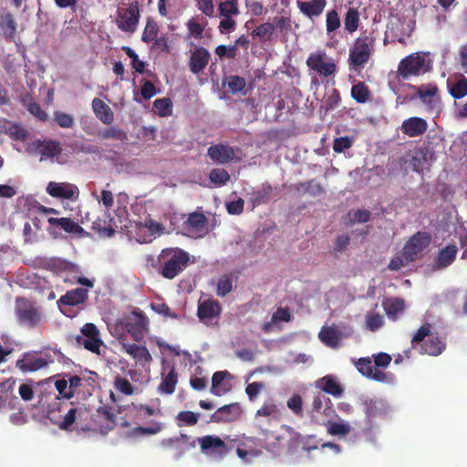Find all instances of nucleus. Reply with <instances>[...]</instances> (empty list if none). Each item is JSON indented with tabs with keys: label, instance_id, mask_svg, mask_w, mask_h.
I'll return each instance as SVG.
<instances>
[{
	"label": "nucleus",
	"instance_id": "nucleus-1",
	"mask_svg": "<svg viewBox=\"0 0 467 467\" xmlns=\"http://www.w3.org/2000/svg\"><path fill=\"white\" fill-rule=\"evenodd\" d=\"M190 260L191 255L185 250L169 247L161 251L153 267L162 277L171 280L186 269Z\"/></svg>",
	"mask_w": 467,
	"mask_h": 467
},
{
	"label": "nucleus",
	"instance_id": "nucleus-2",
	"mask_svg": "<svg viewBox=\"0 0 467 467\" xmlns=\"http://www.w3.org/2000/svg\"><path fill=\"white\" fill-rule=\"evenodd\" d=\"M374 39L367 35H361L349 48L348 67L352 71H360L368 62L373 51Z\"/></svg>",
	"mask_w": 467,
	"mask_h": 467
},
{
	"label": "nucleus",
	"instance_id": "nucleus-3",
	"mask_svg": "<svg viewBox=\"0 0 467 467\" xmlns=\"http://www.w3.org/2000/svg\"><path fill=\"white\" fill-rule=\"evenodd\" d=\"M202 453L215 459H223L234 449V440L226 442L216 435H205L197 438Z\"/></svg>",
	"mask_w": 467,
	"mask_h": 467
},
{
	"label": "nucleus",
	"instance_id": "nucleus-4",
	"mask_svg": "<svg viewBox=\"0 0 467 467\" xmlns=\"http://www.w3.org/2000/svg\"><path fill=\"white\" fill-rule=\"evenodd\" d=\"M431 67L423 55L413 53L402 58L398 67V76L408 79L411 76H419L429 71Z\"/></svg>",
	"mask_w": 467,
	"mask_h": 467
},
{
	"label": "nucleus",
	"instance_id": "nucleus-5",
	"mask_svg": "<svg viewBox=\"0 0 467 467\" xmlns=\"http://www.w3.org/2000/svg\"><path fill=\"white\" fill-rule=\"evenodd\" d=\"M140 7L138 1L130 2L127 8L118 9L116 24L118 27L127 33H134L140 21Z\"/></svg>",
	"mask_w": 467,
	"mask_h": 467
},
{
	"label": "nucleus",
	"instance_id": "nucleus-6",
	"mask_svg": "<svg viewBox=\"0 0 467 467\" xmlns=\"http://www.w3.org/2000/svg\"><path fill=\"white\" fill-rule=\"evenodd\" d=\"M431 236L427 232H417L405 244L403 257L406 262H413L431 244Z\"/></svg>",
	"mask_w": 467,
	"mask_h": 467
},
{
	"label": "nucleus",
	"instance_id": "nucleus-7",
	"mask_svg": "<svg viewBox=\"0 0 467 467\" xmlns=\"http://www.w3.org/2000/svg\"><path fill=\"white\" fill-rule=\"evenodd\" d=\"M16 314L18 322L29 327H35L41 322L40 312L26 299L18 298L16 300Z\"/></svg>",
	"mask_w": 467,
	"mask_h": 467
},
{
	"label": "nucleus",
	"instance_id": "nucleus-8",
	"mask_svg": "<svg viewBox=\"0 0 467 467\" xmlns=\"http://www.w3.org/2000/svg\"><path fill=\"white\" fill-rule=\"evenodd\" d=\"M324 51L311 53L306 59L307 67L316 71L319 76L329 77L337 71V65L333 58H328Z\"/></svg>",
	"mask_w": 467,
	"mask_h": 467
},
{
	"label": "nucleus",
	"instance_id": "nucleus-9",
	"mask_svg": "<svg viewBox=\"0 0 467 467\" xmlns=\"http://www.w3.org/2000/svg\"><path fill=\"white\" fill-rule=\"evenodd\" d=\"M365 420L368 425L367 431H370L374 426L373 421L377 418H383L388 414L389 406L379 398L366 399L363 402Z\"/></svg>",
	"mask_w": 467,
	"mask_h": 467
},
{
	"label": "nucleus",
	"instance_id": "nucleus-10",
	"mask_svg": "<svg viewBox=\"0 0 467 467\" xmlns=\"http://www.w3.org/2000/svg\"><path fill=\"white\" fill-rule=\"evenodd\" d=\"M52 363H54V358L48 353H46L43 356L36 353H26L24 355L23 358L16 361V367L23 372H35L47 368Z\"/></svg>",
	"mask_w": 467,
	"mask_h": 467
},
{
	"label": "nucleus",
	"instance_id": "nucleus-11",
	"mask_svg": "<svg viewBox=\"0 0 467 467\" xmlns=\"http://www.w3.org/2000/svg\"><path fill=\"white\" fill-rule=\"evenodd\" d=\"M126 329L130 335L140 341L144 337L148 328V319L142 311H133L130 319L126 322Z\"/></svg>",
	"mask_w": 467,
	"mask_h": 467
},
{
	"label": "nucleus",
	"instance_id": "nucleus-12",
	"mask_svg": "<svg viewBox=\"0 0 467 467\" xmlns=\"http://www.w3.org/2000/svg\"><path fill=\"white\" fill-rule=\"evenodd\" d=\"M243 410L238 402L218 408L211 416V421L226 423L237 420L241 418Z\"/></svg>",
	"mask_w": 467,
	"mask_h": 467
},
{
	"label": "nucleus",
	"instance_id": "nucleus-13",
	"mask_svg": "<svg viewBox=\"0 0 467 467\" xmlns=\"http://www.w3.org/2000/svg\"><path fill=\"white\" fill-rule=\"evenodd\" d=\"M356 368L363 376L378 382H388L391 378V374L389 375L375 368L370 358H358Z\"/></svg>",
	"mask_w": 467,
	"mask_h": 467
},
{
	"label": "nucleus",
	"instance_id": "nucleus-14",
	"mask_svg": "<svg viewBox=\"0 0 467 467\" xmlns=\"http://www.w3.org/2000/svg\"><path fill=\"white\" fill-rule=\"evenodd\" d=\"M38 404L43 408L46 407L47 418L49 420L52 418L51 416L58 418L57 412H60L67 406V403L62 401L61 397L55 392L42 394L39 397Z\"/></svg>",
	"mask_w": 467,
	"mask_h": 467
},
{
	"label": "nucleus",
	"instance_id": "nucleus-15",
	"mask_svg": "<svg viewBox=\"0 0 467 467\" xmlns=\"http://www.w3.org/2000/svg\"><path fill=\"white\" fill-rule=\"evenodd\" d=\"M211 59L210 52L203 47H196L191 53L188 66L190 71L198 75L208 66Z\"/></svg>",
	"mask_w": 467,
	"mask_h": 467
},
{
	"label": "nucleus",
	"instance_id": "nucleus-16",
	"mask_svg": "<svg viewBox=\"0 0 467 467\" xmlns=\"http://www.w3.org/2000/svg\"><path fill=\"white\" fill-rule=\"evenodd\" d=\"M47 192L56 198L77 199L79 194L78 187L68 182H50L47 186Z\"/></svg>",
	"mask_w": 467,
	"mask_h": 467
},
{
	"label": "nucleus",
	"instance_id": "nucleus-17",
	"mask_svg": "<svg viewBox=\"0 0 467 467\" xmlns=\"http://www.w3.org/2000/svg\"><path fill=\"white\" fill-rule=\"evenodd\" d=\"M88 298V291L83 287H77L66 292L57 301L58 308L62 311V306H75L84 304Z\"/></svg>",
	"mask_w": 467,
	"mask_h": 467
},
{
	"label": "nucleus",
	"instance_id": "nucleus-18",
	"mask_svg": "<svg viewBox=\"0 0 467 467\" xmlns=\"http://www.w3.org/2000/svg\"><path fill=\"white\" fill-rule=\"evenodd\" d=\"M207 154L213 162L219 164L229 163L233 161L235 157V151L234 148L222 143L209 147Z\"/></svg>",
	"mask_w": 467,
	"mask_h": 467
},
{
	"label": "nucleus",
	"instance_id": "nucleus-19",
	"mask_svg": "<svg viewBox=\"0 0 467 467\" xmlns=\"http://www.w3.org/2000/svg\"><path fill=\"white\" fill-rule=\"evenodd\" d=\"M428 130L427 121L420 117H410L403 120L400 130L410 138L423 135Z\"/></svg>",
	"mask_w": 467,
	"mask_h": 467
},
{
	"label": "nucleus",
	"instance_id": "nucleus-20",
	"mask_svg": "<svg viewBox=\"0 0 467 467\" xmlns=\"http://www.w3.org/2000/svg\"><path fill=\"white\" fill-rule=\"evenodd\" d=\"M315 386L321 391L332 395L335 398H339L344 393V388L333 375H326L323 378L317 379L315 383Z\"/></svg>",
	"mask_w": 467,
	"mask_h": 467
},
{
	"label": "nucleus",
	"instance_id": "nucleus-21",
	"mask_svg": "<svg viewBox=\"0 0 467 467\" xmlns=\"http://www.w3.org/2000/svg\"><path fill=\"white\" fill-rule=\"evenodd\" d=\"M227 379H232V375L227 370L214 372L212 378L211 392L215 396H223L229 392L232 385L229 381H225Z\"/></svg>",
	"mask_w": 467,
	"mask_h": 467
},
{
	"label": "nucleus",
	"instance_id": "nucleus-22",
	"mask_svg": "<svg viewBox=\"0 0 467 467\" xmlns=\"http://www.w3.org/2000/svg\"><path fill=\"white\" fill-rule=\"evenodd\" d=\"M417 93V97L424 103L428 109H433L440 102L438 97V88L431 85H421L420 87H412Z\"/></svg>",
	"mask_w": 467,
	"mask_h": 467
},
{
	"label": "nucleus",
	"instance_id": "nucleus-23",
	"mask_svg": "<svg viewBox=\"0 0 467 467\" xmlns=\"http://www.w3.org/2000/svg\"><path fill=\"white\" fill-rule=\"evenodd\" d=\"M98 423L99 424V431L107 434L116 426L115 414L111 407L100 406L97 410Z\"/></svg>",
	"mask_w": 467,
	"mask_h": 467
},
{
	"label": "nucleus",
	"instance_id": "nucleus-24",
	"mask_svg": "<svg viewBox=\"0 0 467 467\" xmlns=\"http://www.w3.org/2000/svg\"><path fill=\"white\" fill-rule=\"evenodd\" d=\"M446 348L445 341L438 336V334H431L427 338L426 342L419 348V353L421 355L439 356Z\"/></svg>",
	"mask_w": 467,
	"mask_h": 467
},
{
	"label": "nucleus",
	"instance_id": "nucleus-25",
	"mask_svg": "<svg viewBox=\"0 0 467 467\" xmlns=\"http://www.w3.org/2000/svg\"><path fill=\"white\" fill-rule=\"evenodd\" d=\"M83 411L82 407H71L66 415L62 418L59 416L58 418H50V421L57 425L60 430L70 431L73 430V424L75 423L77 417L80 416Z\"/></svg>",
	"mask_w": 467,
	"mask_h": 467
},
{
	"label": "nucleus",
	"instance_id": "nucleus-26",
	"mask_svg": "<svg viewBox=\"0 0 467 467\" xmlns=\"http://www.w3.org/2000/svg\"><path fill=\"white\" fill-rule=\"evenodd\" d=\"M457 253L458 248L454 244L441 249L434 260L435 269L441 270L450 266L454 262Z\"/></svg>",
	"mask_w": 467,
	"mask_h": 467
},
{
	"label": "nucleus",
	"instance_id": "nucleus-27",
	"mask_svg": "<svg viewBox=\"0 0 467 467\" xmlns=\"http://www.w3.org/2000/svg\"><path fill=\"white\" fill-rule=\"evenodd\" d=\"M93 112L97 119L103 124L110 125L114 121V112L111 108L99 98H95L91 103Z\"/></svg>",
	"mask_w": 467,
	"mask_h": 467
},
{
	"label": "nucleus",
	"instance_id": "nucleus-28",
	"mask_svg": "<svg viewBox=\"0 0 467 467\" xmlns=\"http://www.w3.org/2000/svg\"><path fill=\"white\" fill-rule=\"evenodd\" d=\"M222 306L217 300L208 299L199 303L197 314L201 320L213 319L220 315Z\"/></svg>",
	"mask_w": 467,
	"mask_h": 467
},
{
	"label": "nucleus",
	"instance_id": "nucleus-29",
	"mask_svg": "<svg viewBox=\"0 0 467 467\" xmlns=\"http://www.w3.org/2000/svg\"><path fill=\"white\" fill-rule=\"evenodd\" d=\"M382 307L387 317L396 321L405 310V301L399 297H388L382 301Z\"/></svg>",
	"mask_w": 467,
	"mask_h": 467
},
{
	"label": "nucleus",
	"instance_id": "nucleus-30",
	"mask_svg": "<svg viewBox=\"0 0 467 467\" xmlns=\"http://www.w3.org/2000/svg\"><path fill=\"white\" fill-rule=\"evenodd\" d=\"M327 5V0L297 1L300 12L308 18L319 16Z\"/></svg>",
	"mask_w": 467,
	"mask_h": 467
},
{
	"label": "nucleus",
	"instance_id": "nucleus-31",
	"mask_svg": "<svg viewBox=\"0 0 467 467\" xmlns=\"http://www.w3.org/2000/svg\"><path fill=\"white\" fill-rule=\"evenodd\" d=\"M16 380L9 379L0 383V408H13L12 404L17 400L14 394Z\"/></svg>",
	"mask_w": 467,
	"mask_h": 467
},
{
	"label": "nucleus",
	"instance_id": "nucleus-32",
	"mask_svg": "<svg viewBox=\"0 0 467 467\" xmlns=\"http://www.w3.org/2000/svg\"><path fill=\"white\" fill-rule=\"evenodd\" d=\"M123 348L127 354L141 365L150 363L152 359L150 353L145 346L137 345L135 343L124 344Z\"/></svg>",
	"mask_w": 467,
	"mask_h": 467
},
{
	"label": "nucleus",
	"instance_id": "nucleus-33",
	"mask_svg": "<svg viewBox=\"0 0 467 467\" xmlns=\"http://www.w3.org/2000/svg\"><path fill=\"white\" fill-rule=\"evenodd\" d=\"M47 222L51 226H57L67 234H83L85 233V230L78 223L67 217H49Z\"/></svg>",
	"mask_w": 467,
	"mask_h": 467
},
{
	"label": "nucleus",
	"instance_id": "nucleus-34",
	"mask_svg": "<svg viewBox=\"0 0 467 467\" xmlns=\"http://www.w3.org/2000/svg\"><path fill=\"white\" fill-rule=\"evenodd\" d=\"M178 383V372L174 366H171L167 375L163 376L161 382L157 388L160 394L171 395L174 393Z\"/></svg>",
	"mask_w": 467,
	"mask_h": 467
},
{
	"label": "nucleus",
	"instance_id": "nucleus-35",
	"mask_svg": "<svg viewBox=\"0 0 467 467\" xmlns=\"http://www.w3.org/2000/svg\"><path fill=\"white\" fill-rule=\"evenodd\" d=\"M318 338L326 346L336 348L340 343V333L333 327H323L318 333Z\"/></svg>",
	"mask_w": 467,
	"mask_h": 467
},
{
	"label": "nucleus",
	"instance_id": "nucleus-36",
	"mask_svg": "<svg viewBox=\"0 0 467 467\" xmlns=\"http://www.w3.org/2000/svg\"><path fill=\"white\" fill-rule=\"evenodd\" d=\"M37 149L41 154V161L54 158L62 152L60 142L53 140L39 141Z\"/></svg>",
	"mask_w": 467,
	"mask_h": 467
},
{
	"label": "nucleus",
	"instance_id": "nucleus-37",
	"mask_svg": "<svg viewBox=\"0 0 467 467\" xmlns=\"http://www.w3.org/2000/svg\"><path fill=\"white\" fill-rule=\"evenodd\" d=\"M109 127L99 130L97 136L99 140H115L122 143L128 140V135L125 130L118 126L108 125Z\"/></svg>",
	"mask_w": 467,
	"mask_h": 467
},
{
	"label": "nucleus",
	"instance_id": "nucleus-38",
	"mask_svg": "<svg viewBox=\"0 0 467 467\" xmlns=\"http://www.w3.org/2000/svg\"><path fill=\"white\" fill-rule=\"evenodd\" d=\"M0 27L3 30L6 40L13 41L16 32V22L11 13L5 14L0 22Z\"/></svg>",
	"mask_w": 467,
	"mask_h": 467
},
{
	"label": "nucleus",
	"instance_id": "nucleus-39",
	"mask_svg": "<svg viewBox=\"0 0 467 467\" xmlns=\"http://www.w3.org/2000/svg\"><path fill=\"white\" fill-rule=\"evenodd\" d=\"M112 219L98 218L92 223V230L103 237H111L115 234V229L112 226Z\"/></svg>",
	"mask_w": 467,
	"mask_h": 467
},
{
	"label": "nucleus",
	"instance_id": "nucleus-40",
	"mask_svg": "<svg viewBox=\"0 0 467 467\" xmlns=\"http://www.w3.org/2000/svg\"><path fill=\"white\" fill-rule=\"evenodd\" d=\"M431 334V325L430 323L423 324L412 337L410 341L411 348L419 350L422 343L426 342Z\"/></svg>",
	"mask_w": 467,
	"mask_h": 467
},
{
	"label": "nucleus",
	"instance_id": "nucleus-41",
	"mask_svg": "<svg viewBox=\"0 0 467 467\" xmlns=\"http://www.w3.org/2000/svg\"><path fill=\"white\" fill-rule=\"evenodd\" d=\"M292 315L288 307H278L273 314L271 322H266L263 325L262 329L265 332H270L272 325L277 322H289Z\"/></svg>",
	"mask_w": 467,
	"mask_h": 467
},
{
	"label": "nucleus",
	"instance_id": "nucleus-42",
	"mask_svg": "<svg viewBox=\"0 0 467 467\" xmlns=\"http://www.w3.org/2000/svg\"><path fill=\"white\" fill-rule=\"evenodd\" d=\"M292 440L297 447H300L302 451L307 452L318 448L317 441L314 435L303 436L300 433H296Z\"/></svg>",
	"mask_w": 467,
	"mask_h": 467
},
{
	"label": "nucleus",
	"instance_id": "nucleus-43",
	"mask_svg": "<svg viewBox=\"0 0 467 467\" xmlns=\"http://www.w3.org/2000/svg\"><path fill=\"white\" fill-rule=\"evenodd\" d=\"M371 92L368 85L363 81H358L351 88V97L358 103H366L370 98Z\"/></svg>",
	"mask_w": 467,
	"mask_h": 467
},
{
	"label": "nucleus",
	"instance_id": "nucleus-44",
	"mask_svg": "<svg viewBox=\"0 0 467 467\" xmlns=\"http://www.w3.org/2000/svg\"><path fill=\"white\" fill-rule=\"evenodd\" d=\"M78 346H83L92 353L99 354L100 347L103 341L99 337H85L84 336H76L74 337Z\"/></svg>",
	"mask_w": 467,
	"mask_h": 467
},
{
	"label": "nucleus",
	"instance_id": "nucleus-45",
	"mask_svg": "<svg viewBox=\"0 0 467 467\" xmlns=\"http://www.w3.org/2000/svg\"><path fill=\"white\" fill-rule=\"evenodd\" d=\"M223 85H227L229 91L235 94L237 92L244 91L246 86V81L243 77L231 75L223 78Z\"/></svg>",
	"mask_w": 467,
	"mask_h": 467
},
{
	"label": "nucleus",
	"instance_id": "nucleus-46",
	"mask_svg": "<svg viewBox=\"0 0 467 467\" xmlns=\"http://www.w3.org/2000/svg\"><path fill=\"white\" fill-rule=\"evenodd\" d=\"M344 26L345 29L348 33L355 32L359 26V12L358 9L354 7H350L348 9L345 18H344Z\"/></svg>",
	"mask_w": 467,
	"mask_h": 467
},
{
	"label": "nucleus",
	"instance_id": "nucleus-47",
	"mask_svg": "<svg viewBox=\"0 0 467 467\" xmlns=\"http://www.w3.org/2000/svg\"><path fill=\"white\" fill-rule=\"evenodd\" d=\"M275 26L273 23L266 22L252 31L253 37H258L262 42L270 40L275 33Z\"/></svg>",
	"mask_w": 467,
	"mask_h": 467
},
{
	"label": "nucleus",
	"instance_id": "nucleus-48",
	"mask_svg": "<svg viewBox=\"0 0 467 467\" xmlns=\"http://www.w3.org/2000/svg\"><path fill=\"white\" fill-rule=\"evenodd\" d=\"M219 15L223 17H233L240 14L237 0H225L218 5Z\"/></svg>",
	"mask_w": 467,
	"mask_h": 467
},
{
	"label": "nucleus",
	"instance_id": "nucleus-49",
	"mask_svg": "<svg viewBox=\"0 0 467 467\" xmlns=\"http://www.w3.org/2000/svg\"><path fill=\"white\" fill-rule=\"evenodd\" d=\"M159 33V25L158 23L151 17H148L146 21V26L144 27L141 40L144 43L152 42L155 39Z\"/></svg>",
	"mask_w": 467,
	"mask_h": 467
},
{
	"label": "nucleus",
	"instance_id": "nucleus-50",
	"mask_svg": "<svg viewBox=\"0 0 467 467\" xmlns=\"http://www.w3.org/2000/svg\"><path fill=\"white\" fill-rule=\"evenodd\" d=\"M204 25H202L196 21L195 17H192L186 23L187 27V37L194 39H202L203 36Z\"/></svg>",
	"mask_w": 467,
	"mask_h": 467
},
{
	"label": "nucleus",
	"instance_id": "nucleus-51",
	"mask_svg": "<svg viewBox=\"0 0 467 467\" xmlns=\"http://www.w3.org/2000/svg\"><path fill=\"white\" fill-rule=\"evenodd\" d=\"M207 219L203 213H190L185 223L188 226V229H192L193 231H201L205 227Z\"/></svg>",
	"mask_w": 467,
	"mask_h": 467
},
{
	"label": "nucleus",
	"instance_id": "nucleus-52",
	"mask_svg": "<svg viewBox=\"0 0 467 467\" xmlns=\"http://www.w3.org/2000/svg\"><path fill=\"white\" fill-rule=\"evenodd\" d=\"M365 323H366V327L368 330L375 332L383 327L384 317L379 313L368 312L366 315Z\"/></svg>",
	"mask_w": 467,
	"mask_h": 467
},
{
	"label": "nucleus",
	"instance_id": "nucleus-53",
	"mask_svg": "<svg viewBox=\"0 0 467 467\" xmlns=\"http://www.w3.org/2000/svg\"><path fill=\"white\" fill-rule=\"evenodd\" d=\"M171 441H176L178 443L182 442V446L177 447L176 451V457L181 458L184 451H189L191 449L195 448L196 446V441L194 439H191L186 434H181L179 438H176L175 440H171Z\"/></svg>",
	"mask_w": 467,
	"mask_h": 467
},
{
	"label": "nucleus",
	"instance_id": "nucleus-54",
	"mask_svg": "<svg viewBox=\"0 0 467 467\" xmlns=\"http://www.w3.org/2000/svg\"><path fill=\"white\" fill-rule=\"evenodd\" d=\"M340 25L341 22L337 11L336 9L327 11L326 15L327 33L329 35L335 32L337 29L340 27Z\"/></svg>",
	"mask_w": 467,
	"mask_h": 467
},
{
	"label": "nucleus",
	"instance_id": "nucleus-55",
	"mask_svg": "<svg viewBox=\"0 0 467 467\" xmlns=\"http://www.w3.org/2000/svg\"><path fill=\"white\" fill-rule=\"evenodd\" d=\"M210 181L215 185L222 186L225 185L230 180V174L224 169H213L209 173Z\"/></svg>",
	"mask_w": 467,
	"mask_h": 467
},
{
	"label": "nucleus",
	"instance_id": "nucleus-56",
	"mask_svg": "<svg viewBox=\"0 0 467 467\" xmlns=\"http://www.w3.org/2000/svg\"><path fill=\"white\" fill-rule=\"evenodd\" d=\"M153 107L161 117H167L172 113V103L169 98L156 99Z\"/></svg>",
	"mask_w": 467,
	"mask_h": 467
},
{
	"label": "nucleus",
	"instance_id": "nucleus-57",
	"mask_svg": "<svg viewBox=\"0 0 467 467\" xmlns=\"http://www.w3.org/2000/svg\"><path fill=\"white\" fill-rule=\"evenodd\" d=\"M450 94L454 99H462L467 95V78L462 77L450 87Z\"/></svg>",
	"mask_w": 467,
	"mask_h": 467
},
{
	"label": "nucleus",
	"instance_id": "nucleus-58",
	"mask_svg": "<svg viewBox=\"0 0 467 467\" xmlns=\"http://www.w3.org/2000/svg\"><path fill=\"white\" fill-rule=\"evenodd\" d=\"M352 428L350 424L347 421H337V422H331L330 425L327 428L328 433L331 435H341L345 436L350 433Z\"/></svg>",
	"mask_w": 467,
	"mask_h": 467
},
{
	"label": "nucleus",
	"instance_id": "nucleus-59",
	"mask_svg": "<svg viewBox=\"0 0 467 467\" xmlns=\"http://www.w3.org/2000/svg\"><path fill=\"white\" fill-rule=\"evenodd\" d=\"M176 420L179 422H182V423H178L179 426H182V425L193 426L198 422L199 414L195 413L193 411H191V410H183V411H180L177 414Z\"/></svg>",
	"mask_w": 467,
	"mask_h": 467
},
{
	"label": "nucleus",
	"instance_id": "nucleus-60",
	"mask_svg": "<svg viewBox=\"0 0 467 467\" xmlns=\"http://www.w3.org/2000/svg\"><path fill=\"white\" fill-rule=\"evenodd\" d=\"M233 289V280L229 275H222L217 283L216 295L218 296H225Z\"/></svg>",
	"mask_w": 467,
	"mask_h": 467
},
{
	"label": "nucleus",
	"instance_id": "nucleus-61",
	"mask_svg": "<svg viewBox=\"0 0 467 467\" xmlns=\"http://www.w3.org/2000/svg\"><path fill=\"white\" fill-rule=\"evenodd\" d=\"M115 389L124 395L130 396L134 393V387L126 378L117 376L114 379Z\"/></svg>",
	"mask_w": 467,
	"mask_h": 467
},
{
	"label": "nucleus",
	"instance_id": "nucleus-62",
	"mask_svg": "<svg viewBox=\"0 0 467 467\" xmlns=\"http://www.w3.org/2000/svg\"><path fill=\"white\" fill-rule=\"evenodd\" d=\"M54 120L63 129H70L74 125V118L70 114L59 110L54 112Z\"/></svg>",
	"mask_w": 467,
	"mask_h": 467
},
{
	"label": "nucleus",
	"instance_id": "nucleus-63",
	"mask_svg": "<svg viewBox=\"0 0 467 467\" xmlns=\"http://www.w3.org/2000/svg\"><path fill=\"white\" fill-rule=\"evenodd\" d=\"M287 407L296 416H303V400L300 395L295 394L287 400Z\"/></svg>",
	"mask_w": 467,
	"mask_h": 467
},
{
	"label": "nucleus",
	"instance_id": "nucleus-64",
	"mask_svg": "<svg viewBox=\"0 0 467 467\" xmlns=\"http://www.w3.org/2000/svg\"><path fill=\"white\" fill-rule=\"evenodd\" d=\"M353 145V140L348 136L336 138L333 143L335 152L341 153L345 150H348Z\"/></svg>",
	"mask_w": 467,
	"mask_h": 467
}]
</instances>
